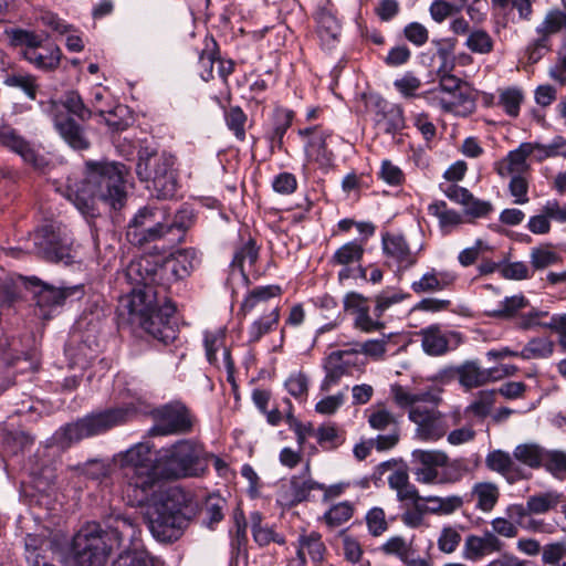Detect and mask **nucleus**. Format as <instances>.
I'll return each instance as SVG.
<instances>
[{
	"instance_id": "nucleus-1",
	"label": "nucleus",
	"mask_w": 566,
	"mask_h": 566,
	"mask_svg": "<svg viewBox=\"0 0 566 566\" xmlns=\"http://www.w3.org/2000/svg\"><path fill=\"white\" fill-rule=\"evenodd\" d=\"M125 470L126 496L130 505L146 504L150 533L160 542L179 538L188 520L185 513L189 495L179 488L156 491L160 482L158 452L153 457L151 446L139 442L118 455Z\"/></svg>"
},
{
	"instance_id": "nucleus-2",
	"label": "nucleus",
	"mask_w": 566,
	"mask_h": 566,
	"mask_svg": "<svg viewBox=\"0 0 566 566\" xmlns=\"http://www.w3.org/2000/svg\"><path fill=\"white\" fill-rule=\"evenodd\" d=\"M148 264V259L143 258L127 266L125 275L135 287L120 297L118 313L127 315L129 322L140 325L150 336L167 345L177 337V326L171 321L176 308L172 303H160L157 298L153 286L156 271Z\"/></svg>"
},
{
	"instance_id": "nucleus-3",
	"label": "nucleus",
	"mask_w": 566,
	"mask_h": 566,
	"mask_svg": "<svg viewBox=\"0 0 566 566\" xmlns=\"http://www.w3.org/2000/svg\"><path fill=\"white\" fill-rule=\"evenodd\" d=\"M125 166L117 163H86L84 176L77 180L67 178L59 191L71 201L85 218L97 216V202L112 209H120L126 200Z\"/></svg>"
},
{
	"instance_id": "nucleus-4",
	"label": "nucleus",
	"mask_w": 566,
	"mask_h": 566,
	"mask_svg": "<svg viewBox=\"0 0 566 566\" xmlns=\"http://www.w3.org/2000/svg\"><path fill=\"white\" fill-rule=\"evenodd\" d=\"M138 525L128 516L109 517L106 527L97 523H87L73 538L74 559L78 566H104L108 555L126 541H136Z\"/></svg>"
},
{
	"instance_id": "nucleus-5",
	"label": "nucleus",
	"mask_w": 566,
	"mask_h": 566,
	"mask_svg": "<svg viewBox=\"0 0 566 566\" xmlns=\"http://www.w3.org/2000/svg\"><path fill=\"white\" fill-rule=\"evenodd\" d=\"M394 402L408 410V418L416 424L417 439L424 442H434L448 431L446 417L438 410L441 401L438 390L412 391L406 386L395 384L390 387Z\"/></svg>"
},
{
	"instance_id": "nucleus-6",
	"label": "nucleus",
	"mask_w": 566,
	"mask_h": 566,
	"mask_svg": "<svg viewBox=\"0 0 566 566\" xmlns=\"http://www.w3.org/2000/svg\"><path fill=\"white\" fill-rule=\"evenodd\" d=\"M209 453L195 439H181L158 450L160 480H177L202 475L209 464Z\"/></svg>"
},
{
	"instance_id": "nucleus-7",
	"label": "nucleus",
	"mask_w": 566,
	"mask_h": 566,
	"mask_svg": "<svg viewBox=\"0 0 566 566\" xmlns=\"http://www.w3.org/2000/svg\"><path fill=\"white\" fill-rule=\"evenodd\" d=\"M130 397L129 401H125L123 406L112 408L98 413L86 416L74 423H69L57 430L54 434L55 442L61 448H67L72 443L84 438L105 432L106 430L126 422L133 415L137 412L140 397L137 392L127 390Z\"/></svg>"
},
{
	"instance_id": "nucleus-8",
	"label": "nucleus",
	"mask_w": 566,
	"mask_h": 566,
	"mask_svg": "<svg viewBox=\"0 0 566 566\" xmlns=\"http://www.w3.org/2000/svg\"><path fill=\"white\" fill-rule=\"evenodd\" d=\"M175 157L169 154L139 151L136 174L142 181L150 182L147 186L158 199L172 198L178 189L177 175L174 169Z\"/></svg>"
},
{
	"instance_id": "nucleus-9",
	"label": "nucleus",
	"mask_w": 566,
	"mask_h": 566,
	"mask_svg": "<svg viewBox=\"0 0 566 566\" xmlns=\"http://www.w3.org/2000/svg\"><path fill=\"white\" fill-rule=\"evenodd\" d=\"M279 285L258 286L253 289L242 301L240 311L244 314L255 308H261L262 314L248 327V342L258 343L264 335L273 332L280 322V306L271 300L281 295Z\"/></svg>"
},
{
	"instance_id": "nucleus-10",
	"label": "nucleus",
	"mask_w": 566,
	"mask_h": 566,
	"mask_svg": "<svg viewBox=\"0 0 566 566\" xmlns=\"http://www.w3.org/2000/svg\"><path fill=\"white\" fill-rule=\"evenodd\" d=\"M8 36L12 46L25 61L39 70L51 71L60 65L62 52L54 43L45 42L39 34L27 30H11Z\"/></svg>"
},
{
	"instance_id": "nucleus-11",
	"label": "nucleus",
	"mask_w": 566,
	"mask_h": 566,
	"mask_svg": "<svg viewBox=\"0 0 566 566\" xmlns=\"http://www.w3.org/2000/svg\"><path fill=\"white\" fill-rule=\"evenodd\" d=\"M166 206H148L138 210L127 230V238L134 244L157 241L169 235L174 223H167Z\"/></svg>"
},
{
	"instance_id": "nucleus-12",
	"label": "nucleus",
	"mask_w": 566,
	"mask_h": 566,
	"mask_svg": "<svg viewBox=\"0 0 566 566\" xmlns=\"http://www.w3.org/2000/svg\"><path fill=\"white\" fill-rule=\"evenodd\" d=\"M33 252L53 262L70 263L72 255V239L66 230H55L45 226L36 230L32 237Z\"/></svg>"
},
{
	"instance_id": "nucleus-13",
	"label": "nucleus",
	"mask_w": 566,
	"mask_h": 566,
	"mask_svg": "<svg viewBox=\"0 0 566 566\" xmlns=\"http://www.w3.org/2000/svg\"><path fill=\"white\" fill-rule=\"evenodd\" d=\"M156 424L151 432L156 436L182 434L191 431L195 418L188 408L179 402H170L155 411Z\"/></svg>"
},
{
	"instance_id": "nucleus-14",
	"label": "nucleus",
	"mask_w": 566,
	"mask_h": 566,
	"mask_svg": "<svg viewBox=\"0 0 566 566\" xmlns=\"http://www.w3.org/2000/svg\"><path fill=\"white\" fill-rule=\"evenodd\" d=\"M300 135L306 138L305 154L310 161H314L319 168H329L334 161V154L328 149V139L332 134L322 127H310L300 130Z\"/></svg>"
},
{
	"instance_id": "nucleus-15",
	"label": "nucleus",
	"mask_w": 566,
	"mask_h": 566,
	"mask_svg": "<svg viewBox=\"0 0 566 566\" xmlns=\"http://www.w3.org/2000/svg\"><path fill=\"white\" fill-rule=\"evenodd\" d=\"M448 455L438 450H415L412 472L416 481L422 484L439 483V468L447 465Z\"/></svg>"
},
{
	"instance_id": "nucleus-16",
	"label": "nucleus",
	"mask_w": 566,
	"mask_h": 566,
	"mask_svg": "<svg viewBox=\"0 0 566 566\" xmlns=\"http://www.w3.org/2000/svg\"><path fill=\"white\" fill-rule=\"evenodd\" d=\"M370 427L375 430H388V434H379L375 439V447L379 451L388 450L395 447L399 440V429L396 417L387 409H378L370 413L368 418Z\"/></svg>"
},
{
	"instance_id": "nucleus-17",
	"label": "nucleus",
	"mask_w": 566,
	"mask_h": 566,
	"mask_svg": "<svg viewBox=\"0 0 566 566\" xmlns=\"http://www.w3.org/2000/svg\"><path fill=\"white\" fill-rule=\"evenodd\" d=\"M451 370L458 375L460 385L468 390L502 378L499 367L482 368L475 361H465Z\"/></svg>"
},
{
	"instance_id": "nucleus-18",
	"label": "nucleus",
	"mask_w": 566,
	"mask_h": 566,
	"mask_svg": "<svg viewBox=\"0 0 566 566\" xmlns=\"http://www.w3.org/2000/svg\"><path fill=\"white\" fill-rule=\"evenodd\" d=\"M295 548L296 557L290 562L289 566H305L307 557L317 565L324 560L326 554V546L317 532L301 534Z\"/></svg>"
},
{
	"instance_id": "nucleus-19",
	"label": "nucleus",
	"mask_w": 566,
	"mask_h": 566,
	"mask_svg": "<svg viewBox=\"0 0 566 566\" xmlns=\"http://www.w3.org/2000/svg\"><path fill=\"white\" fill-rule=\"evenodd\" d=\"M485 464L491 471L500 473L510 484L530 476L528 472L515 462L513 453L502 450L490 452L485 458Z\"/></svg>"
},
{
	"instance_id": "nucleus-20",
	"label": "nucleus",
	"mask_w": 566,
	"mask_h": 566,
	"mask_svg": "<svg viewBox=\"0 0 566 566\" xmlns=\"http://www.w3.org/2000/svg\"><path fill=\"white\" fill-rule=\"evenodd\" d=\"M504 543L490 531L483 535H468L463 544V557L467 560L476 562L486 555L499 553L503 549Z\"/></svg>"
},
{
	"instance_id": "nucleus-21",
	"label": "nucleus",
	"mask_w": 566,
	"mask_h": 566,
	"mask_svg": "<svg viewBox=\"0 0 566 566\" xmlns=\"http://www.w3.org/2000/svg\"><path fill=\"white\" fill-rule=\"evenodd\" d=\"M381 244L386 258L392 260L399 269L406 270L416 264L417 258L402 234L385 233Z\"/></svg>"
},
{
	"instance_id": "nucleus-22",
	"label": "nucleus",
	"mask_w": 566,
	"mask_h": 566,
	"mask_svg": "<svg viewBox=\"0 0 566 566\" xmlns=\"http://www.w3.org/2000/svg\"><path fill=\"white\" fill-rule=\"evenodd\" d=\"M0 144L21 156L25 163L34 166L39 165L34 147L11 125H0Z\"/></svg>"
},
{
	"instance_id": "nucleus-23",
	"label": "nucleus",
	"mask_w": 566,
	"mask_h": 566,
	"mask_svg": "<svg viewBox=\"0 0 566 566\" xmlns=\"http://www.w3.org/2000/svg\"><path fill=\"white\" fill-rule=\"evenodd\" d=\"M419 336L421 337V347L426 354L441 356L449 352L450 344L453 338L458 337V334L444 331L439 325H430L420 329Z\"/></svg>"
},
{
	"instance_id": "nucleus-24",
	"label": "nucleus",
	"mask_w": 566,
	"mask_h": 566,
	"mask_svg": "<svg viewBox=\"0 0 566 566\" xmlns=\"http://www.w3.org/2000/svg\"><path fill=\"white\" fill-rule=\"evenodd\" d=\"M376 123L385 133L395 134L405 127L402 108L381 97L375 99Z\"/></svg>"
},
{
	"instance_id": "nucleus-25",
	"label": "nucleus",
	"mask_w": 566,
	"mask_h": 566,
	"mask_svg": "<svg viewBox=\"0 0 566 566\" xmlns=\"http://www.w3.org/2000/svg\"><path fill=\"white\" fill-rule=\"evenodd\" d=\"M455 280L452 271L431 269L411 283V290L417 294L440 292L450 287Z\"/></svg>"
},
{
	"instance_id": "nucleus-26",
	"label": "nucleus",
	"mask_w": 566,
	"mask_h": 566,
	"mask_svg": "<svg viewBox=\"0 0 566 566\" xmlns=\"http://www.w3.org/2000/svg\"><path fill=\"white\" fill-rule=\"evenodd\" d=\"M226 329L220 327L213 331H206L203 334V345L206 349V356L210 364L219 366V359L217 352H222L223 366L231 370L233 367L230 350L224 345Z\"/></svg>"
},
{
	"instance_id": "nucleus-27",
	"label": "nucleus",
	"mask_w": 566,
	"mask_h": 566,
	"mask_svg": "<svg viewBox=\"0 0 566 566\" xmlns=\"http://www.w3.org/2000/svg\"><path fill=\"white\" fill-rule=\"evenodd\" d=\"M54 126L65 143L76 150H85L90 147L86 134L74 119L70 117L55 116Z\"/></svg>"
},
{
	"instance_id": "nucleus-28",
	"label": "nucleus",
	"mask_w": 566,
	"mask_h": 566,
	"mask_svg": "<svg viewBox=\"0 0 566 566\" xmlns=\"http://www.w3.org/2000/svg\"><path fill=\"white\" fill-rule=\"evenodd\" d=\"M531 145L522 143L516 149L511 150L506 157L499 164L497 172L501 177L509 175H525L530 170L527 159Z\"/></svg>"
},
{
	"instance_id": "nucleus-29",
	"label": "nucleus",
	"mask_w": 566,
	"mask_h": 566,
	"mask_svg": "<svg viewBox=\"0 0 566 566\" xmlns=\"http://www.w3.org/2000/svg\"><path fill=\"white\" fill-rule=\"evenodd\" d=\"M140 534L142 531L138 527L136 541L134 543L126 541V547H120L123 551L113 562L112 566H154L153 559L143 548Z\"/></svg>"
},
{
	"instance_id": "nucleus-30",
	"label": "nucleus",
	"mask_w": 566,
	"mask_h": 566,
	"mask_svg": "<svg viewBox=\"0 0 566 566\" xmlns=\"http://www.w3.org/2000/svg\"><path fill=\"white\" fill-rule=\"evenodd\" d=\"M325 376L321 381V391L328 392L334 386L338 385L342 377L350 375L352 373L346 367V361L340 357L337 352L331 353L323 363Z\"/></svg>"
},
{
	"instance_id": "nucleus-31",
	"label": "nucleus",
	"mask_w": 566,
	"mask_h": 566,
	"mask_svg": "<svg viewBox=\"0 0 566 566\" xmlns=\"http://www.w3.org/2000/svg\"><path fill=\"white\" fill-rule=\"evenodd\" d=\"M82 289L81 286H67V287H53L44 285L35 295L36 304L40 308L43 310V315L45 316L48 312L46 308L59 306L63 304V302L71 296L81 295Z\"/></svg>"
},
{
	"instance_id": "nucleus-32",
	"label": "nucleus",
	"mask_w": 566,
	"mask_h": 566,
	"mask_svg": "<svg viewBox=\"0 0 566 566\" xmlns=\"http://www.w3.org/2000/svg\"><path fill=\"white\" fill-rule=\"evenodd\" d=\"M40 21L43 25L50 28L51 30L60 34H67L65 45L70 51L81 52L83 50L84 44L82 38L78 34L71 33L72 25L67 24L56 14L52 12H44L43 14H41Z\"/></svg>"
},
{
	"instance_id": "nucleus-33",
	"label": "nucleus",
	"mask_w": 566,
	"mask_h": 566,
	"mask_svg": "<svg viewBox=\"0 0 566 566\" xmlns=\"http://www.w3.org/2000/svg\"><path fill=\"white\" fill-rule=\"evenodd\" d=\"M388 484L390 489L396 491L398 501L418 503L421 502L422 496L419 495L417 488L410 483L409 475L406 471L397 470L388 476Z\"/></svg>"
},
{
	"instance_id": "nucleus-34",
	"label": "nucleus",
	"mask_w": 566,
	"mask_h": 566,
	"mask_svg": "<svg viewBox=\"0 0 566 566\" xmlns=\"http://www.w3.org/2000/svg\"><path fill=\"white\" fill-rule=\"evenodd\" d=\"M428 212L438 219L439 227L443 234L451 233L464 222L463 216L453 209H449L444 201L430 203Z\"/></svg>"
},
{
	"instance_id": "nucleus-35",
	"label": "nucleus",
	"mask_w": 566,
	"mask_h": 566,
	"mask_svg": "<svg viewBox=\"0 0 566 566\" xmlns=\"http://www.w3.org/2000/svg\"><path fill=\"white\" fill-rule=\"evenodd\" d=\"M546 454L547 451L536 443H522L513 450L515 462L530 469L545 465Z\"/></svg>"
},
{
	"instance_id": "nucleus-36",
	"label": "nucleus",
	"mask_w": 566,
	"mask_h": 566,
	"mask_svg": "<svg viewBox=\"0 0 566 566\" xmlns=\"http://www.w3.org/2000/svg\"><path fill=\"white\" fill-rule=\"evenodd\" d=\"M472 499L475 501V507L482 512H491L500 497V490L495 483L479 482L471 491Z\"/></svg>"
},
{
	"instance_id": "nucleus-37",
	"label": "nucleus",
	"mask_w": 566,
	"mask_h": 566,
	"mask_svg": "<svg viewBox=\"0 0 566 566\" xmlns=\"http://www.w3.org/2000/svg\"><path fill=\"white\" fill-rule=\"evenodd\" d=\"M365 242L353 240L340 245L333 254V265H354L359 263L364 256Z\"/></svg>"
},
{
	"instance_id": "nucleus-38",
	"label": "nucleus",
	"mask_w": 566,
	"mask_h": 566,
	"mask_svg": "<svg viewBox=\"0 0 566 566\" xmlns=\"http://www.w3.org/2000/svg\"><path fill=\"white\" fill-rule=\"evenodd\" d=\"M421 502H426L427 504L423 503V507H420V510L437 515L451 514L463 504L462 497L458 495H450L446 497L433 495L424 496Z\"/></svg>"
},
{
	"instance_id": "nucleus-39",
	"label": "nucleus",
	"mask_w": 566,
	"mask_h": 566,
	"mask_svg": "<svg viewBox=\"0 0 566 566\" xmlns=\"http://www.w3.org/2000/svg\"><path fill=\"white\" fill-rule=\"evenodd\" d=\"M315 438L324 449L335 450L345 442L346 433L335 423H326L316 429Z\"/></svg>"
},
{
	"instance_id": "nucleus-40",
	"label": "nucleus",
	"mask_w": 566,
	"mask_h": 566,
	"mask_svg": "<svg viewBox=\"0 0 566 566\" xmlns=\"http://www.w3.org/2000/svg\"><path fill=\"white\" fill-rule=\"evenodd\" d=\"M250 522L252 526L253 538L260 546L269 545L272 542L277 544L285 543L284 537L275 533L272 527L262 525V517L259 512H253L251 514Z\"/></svg>"
},
{
	"instance_id": "nucleus-41",
	"label": "nucleus",
	"mask_w": 566,
	"mask_h": 566,
	"mask_svg": "<svg viewBox=\"0 0 566 566\" xmlns=\"http://www.w3.org/2000/svg\"><path fill=\"white\" fill-rule=\"evenodd\" d=\"M317 31L323 41L336 40L340 33L337 18L328 9H319L316 13Z\"/></svg>"
},
{
	"instance_id": "nucleus-42",
	"label": "nucleus",
	"mask_w": 566,
	"mask_h": 566,
	"mask_svg": "<svg viewBox=\"0 0 566 566\" xmlns=\"http://www.w3.org/2000/svg\"><path fill=\"white\" fill-rule=\"evenodd\" d=\"M200 262L198 253L192 249H186L177 253L174 260L167 262L171 271L179 279L188 275Z\"/></svg>"
},
{
	"instance_id": "nucleus-43",
	"label": "nucleus",
	"mask_w": 566,
	"mask_h": 566,
	"mask_svg": "<svg viewBox=\"0 0 566 566\" xmlns=\"http://www.w3.org/2000/svg\"><path fill=\"white\" fill-rule=\"evenodd\" d=\"M560 502V494L556 491H547L530 496L527 499L531 514H544L555 509Z\"/></svg>"
},
{
	"instance_id": "nucleus-44",
	"label": "nucleus",
	"mask_w": 566,
	"mask_h": 566,
	"mask_svg": "<svg viewBox=\"0 0 566 566\" xmlns=\"http://www.w3.org/2000/svg\"><path fill=\"white\" fill-rule=\"evenodd\" d=\"M523 99V91L518 87H506L499 91V105L511 117L518 116Z\"/></svg>"
},
{
	"instance_id": "nucleus-45",
	"label": "nucleus",
	"mask_w": 566,
	"mask_h": 566,
	"mask_svg": "<svg viewBox=\"0 0 566 566\" xmlns=\"http://www.w3.org/2000/svg\"><path fill=\"white\" fill-rule=\"evenodd\" d=\"M291 496L285 499L286 503H298L306 500L313 490H323L324 486L311 479L292 478L289 483Z\"/></svg>"
},
{
	"instance_id": "nucleus-46",
	"label": "nucleus",
	"mask_w": 566,
	"mask_h": 566,
	"mask_svg": "<svg viewBox=\"0 0 566 566\" xmlns=\"http://www.w3.org/2000/svg\"><path fill=\"white\" fill-rule=\"evenodd\" d=\"M50 546L51 542L43 536L29 534L25 537L27 559L32 562L34 566H46V563L42 560L44 559L42 553H44Z\"/></svg>"
},
{
	"instance_id": "nucleus-47",
	"label": "nucleus",
	"mask_w": 566,
	"mask_h": 566,
	"mask_svg": "<svg viewBox=\"0 0 566 566\" xmlns=\"http://www.w3.org/2000/svg\"><path fill=\"white\" fill-rule=\"evenodd\" d=\"M554 344L548 338H533L518 353L522 359L547 358L553 354Z\"/></svg>"
},
{
	"instance_id": "nucleus-48",
	"label": "nucleus",
	"mask_w": 566,
	"mask_h": 566,
	"mask_svg": "<svg viewBox=\"0 0 566 566\" xmlns=\"http://www.w3.org/2000/svg\"><path fill=\"white\" fill-rule=\"evenodd\" d=\"M4 85L9 87L20 88L30 99H35L38 84L34 75L29 73L8 74L3 80Z\"/></svg>"
},
{
	"instance_id": "nucleus-49",
	"label": "nucleus",
	"mask_w": 566,
	"mask_h": 566,
	"mask_svg": "<svg viewBox=\"0 0 566 566\" xmlns=\"http://www.w3.org/2000/svg\"><path fill=\"white\" fill-rule=\"evenodd\" d=\"M563 30H566V13L559 10L549 11L536 28L537 34L545 36L547 40L549 35Z\"/></svg>"
},
{
	"instance_id": "nucleus-50",
	"label": "nucleus",
	"mask_w": 566,
	"mask_h": 566,
	"mask_svg": "<svg viewBox=\"0 0 566 566\" xmlns=\"http://www.w3.org/2000/svg\"><path fill=\"white\" fill-rule=\"evenodd\" d=\"M97 112L114 130H123L129 125V112L124 105H116L113 109L98 108Z\"/></svg>"
},
{
	"instance_id": "nucleus-51",
	"label": "nucleus",
	"mask_w": 566,
	"mask_h": 566,
	"mask_svg": "<svg viewBox=\"0 0 566 566\" xmlns=\"http://www.w3.org/2000/svg\"><path fill=\"white\" fill-rule=\"evenodd\" d=\"M308 377L302 371L291 373L284 381L286 391L296 400H305L308 394Z\"/></svg>"
},
{
	"instance_id": "nucleus-52",
	"label": "nucleus",
	"mask_w": 566,
	"mask_h": 566,
	"mask_svg": "<svg viewBox=\"0 0 566 566\" xmlns=\"http://www.w3.org/2000/svg\"><path fill=\"white\" fill-rule=\"evenodd\" d=\"M464 45L473 53L489 54L493 50V40L491 35L481 29L471 31Z\"/></svg>"
},
{
	"instance_id": "nucleus-53",
	"label": "nucleus",
	"mask_w": 566,
	"mask_h": 566,
	"mask_svg": "<svg viewBox=\"0 0 566 566\" xmlns=\"http://www.w3.org/2000/svg\"><path fill=\"white\" fill-rule=\"evenodd\" d=\"M462 536L460 528L457 526L447 525L440 531L437 539V545L440 552L444 554H452L457 551L461 543Z\"/></svg>"
},
{
	"instance_id": "nucleus-54",
	"label": "nucleus",
	"mask_w": 566,
	"mask_h": 566,
	"mask_svg": "<svg viewBox=\"0 0 566 566\" xmlns=\"http://www.w3.org/2000/svg\"><path fill=\"white\" fill-rule=\"evenodd\" d=\"M380 552L388 556H396L402 563L405 559L411 555L412 546L411 543L408 542L402 536H392L389 537L381 546Z\"/></svg>"
},
{
	"instance_id": "nucleus-55",
	"label": "nucleus",
	"mask_w": 566,
	"mask_h": 566,
	"mask_svg": "<svg viewBox=\"0 0 566 566\" xmlns=\"http://www.w3.org/2000/svg\"><path fill=\"white\" fill-rule=\"evenodd\" d=\"M258 249L252 241H249L234 254L232 261V274L238 273L244 277V265L248 263L250 266L253 265L258 259Z\"/></svg>"
},
{
	"instance_id": "nucleus-56",
	"label": "nucleus",
	"mask_w": 566,
	"mask_h": 566,
	"mask_svg": "<svg viewBox=\"0 0 566 566\" xmlns=\"http://www.w3.org/2000/svg\"><path fill=\"white\" fill-rule=\"evenodd\" d=\"M495 390L479 391L476 398L468 406L467 411L480 418L486 417L495 402Z\"/></svg>"
},
{
	"instance_id": "nucleus-57",
	"label": "nucleus",
	"mask_w": 566,
	"mask_h": 566,
	"mask_svg": "<svg viewBox=\"0 0 566 566\" xmlns=\"http://www.w3.org/2000/svg\"><path fill=\"white\" fill-rule=\"evenodd\" d=\"M528 306V300L523 295H513L505 297L494 310V315L497 317L511 318L514 317L518 311Z\"/></svg>"
},
{
	"instance_id": "nucleus-58",
	"label": "nucleus",
	"mask_w": 566,
	"mask_h": 566,
	"mask_svg": "<svg viewBox=\"0 0 566 566\" xmlns=\"http://www.w3.org/2000/svg\"><path fill=\"white\" fill-rule=\"evenodd\" d=\"M530 258L532 266L536 270L545 269L559 261V255L549 245L533 248Z\"/></svg>"
},
{
	"instance_id": "nucleus-59",
	"label": "nucleus",
	"mask_w": 566,
	"mask_h": 566,
	"mask_svg": "<svg viewBox=\"0 0 566 566\" xmlns=\"http://www.w3.org/2000/svg\"><path fill=\"white\" fill-rule=\"evenodd\" d=\"M542 563L552 566H566L564 558L566 557V545L564 543L546 544L542 551Z\"/></svg>"
},
{
	"instance_id": "nucleus-60",
	"label": "nucleus",
	"mask_w": 566,
	"mask_h": 566,
	"mask_svg": "<svg viewBox=\"0 0 566 566\" xmlns=\"http://www.w3.org/2000/svg\"><path fill=\"white\" fill-rule=\"evenodd\" d=\"M409 297V294L401 291H384L376 296V305L374 308V315L381 317L382 314L390 308L394 304L402 302Z\"/></svg>"
},
{
	"instance_id": "nucleus-61",
	"label": "nucleus",
	"mask_w": 566,
	"mask_h": 566,
	"mask_svg": "<svg viewBox=\"0 0 566 566\" xmlns=\"http://www.w3.org/2000/svg\"><path fill=\"white\" fill-rule=\"evenodd\" d=\"M353 515V507L347 502H340L332 506L324 515L329 526H340L346 523Z\"/></svg>"
},
{
	"instance_id": "nucleus-62",
	"label": "nucleus",
	"mask_w": 566,
	"mask_h": 566,
	"mask_svg": "<svg viewBox=\"0 0 566 566\" xmlns=\"http://www.w3.org/2000/svg\"><path fill=\"white\" fill-rule=\"evenodd\" d=\"M511 177L509 190L514 198V203L525 205L528 199V180L525 175H509Z\"/></svg>"
},
{
	"instance_id": "nucleus-63",
	"label": "nucleus",
	"mask_w": 566,
	"mask_h": 566,
	"mask_svg": "<svg viewBox=\"0 0 566 566\" xmlns=\"http://www.w3.org/2000/svg\"><path fill=\"white\" fill-rule=\"evenodd\" d=\"M62 106L81 119L91 117V111L84 105L81 96L76 92H67L61 101Z\"/></svg>"
},
{
	"instance_id": "nucleus-64",
	"label": "nucleus",
	"mask_w": 566,
	"mask_h": 566,
	"mask_svg": "<svg viewBox=\"0 0 566 566\" xmlns=\"http://www.w3.org/2000/svg\"><path fill=\"white\" fill-rule=\"evenodd\" d=\"M545 469L556 478H560L566 473V452L547 451L545 460Z\"/></svg>"
}]
</instances>
